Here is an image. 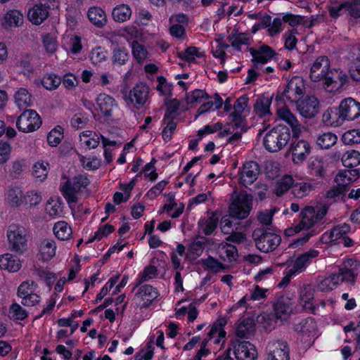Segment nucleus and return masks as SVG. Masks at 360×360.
<instances>
[{"instance_id": "obj_25", "label": "nucleus", "mask_w": 360, "mask_h": 360, "mask_svg": "<svg viewBox=\"0 0 360 360\" xmlns=\"http://www.w3.org/2000/svg\"><path fill=\"white\" fill-rule=\"evenodd\" d=\"M322 121L327 125L333 127L340 126L344 120L340 116L338 108H328L322 115Z\"/></svg>"}, {"instance_id": "obj_36", "label": "nucleus", "mask_w": 360, "mask_h": 360, "mask_svg": "<svg viewBox=\"0 0 360 360\" xmlns=\"http://www.w3.org/2000/svg\"><path fill=\"white\" fill-rule=\"evenodd\" d=\"M53 233L56 237L61 240L69 239L72 231L71 227L64 221H60L55 224Z\"/></svg>"}, {"instance_id": "obj_33", "label": "nucleus", "mask_w": 360, "mask_h": 360, "mask_svg": "<svg viewBox=\"0 0 360 360\" xmlns=\"http://www.w3.org/2000/svg\"><path fill=\"white\" fill-rule=\"evenodd\" d=\"M137 296L141 297L143 300H146L148 306L155 300L158 296V292L156 288L150 285H143L139 288L136 294Z\"/></svg>"}, {"instance_id": "obj_42", "label": "nucleus", "mask_w": 360, "mask_h": 360, "mask_svg": "<svg viewBox=\"0 0 360 360\" xmlns=\"http://www.w3.org/2000/svg\"><path fill=\"white\" fill-rule=\"evenodd\" d=\"M277 319H285L291 311V307L283 298L278 299L274 305Z\"/></svg>"}, {"instance_id": "obj_31", "label": "nucleus", "mask_w": 360, "mask_h": 360, "mask_svg": "<svg viewBox=\"0 0 360 360\" xmlns=\"http://www.w3.org/2000/svg\"><path fill=\"white\" fill-rule=\"evenodd\" d=\"M177 56L181 60L191 63L195 61V58H202L204 53L200 51V48L191 46L187 47L184 52H178Z\"/></svg>"}, {"instance_id": "obj_44", "label": "nucleus", "mask_w": 360, "mask_h": 360, "mask_svg": "<svg viewBox=\"0 0 360 360\" xmlns=\"http://www.w3.org/2000/svg\"><path fill=\"white\" fill-rule=\"evenodd\" d=\"M338 140L335 134L331 132L324 133L319 135L316 140V143L323 149H328L335 145Z\"/></svg>"}, {"instance_id": "obj_3", "label": "nucleus", "mask_w": 360, "mask_h": 360, "mask_svg": "<svg viewBox=\"0 0 360 360\" xmlns=\"http://www.w3.org/2000/svg\"><path fill=\"white\" fill-rule=\"evenodd\" d=\"M290 139L289 129L283 124H279L265 134L263 143L264 148L271 153L281 150Z\"/></svg>"}, {"instance_id": "obj_59", "label": "nucleus", "mask_w": 360, "mask_h": 360, "mask_svg": "<svg viewBox=\"0 0 360 360\" xmlns=\"http://www.w3.org/2000/svg\"><path fill=\"white\" fill-rule=\"evenodd\" d=\"M349 15L354 18H360V0H351L344 2Z\"/></svg>"}, {"instance_id": "obj_15", "label": "nucleus", "mask_w": 360, "mask_h": 360, "mask_svg": "<svg viewBox=\"0 0 360 360\" xmlns=\"http://www.w3.org/2000/svg\"><path fill=\"white\" fill-rule=\"evenodd\" d=\"M249 51L252 56V62L256 64H266L278 56V53L269 45L263 44L257 49L250 48Z\"/></svg>"}, {"instance_id": "obj_28", "label": "nucleus", "mask_w": 360, "mask_h": 360, "mask_svg": "<svg viewBox=\"0 0 360 360\" xmlns=\"http://www.w3.org/2000/svg\"><path fill=\"white\" fill-rule=\"evenodd\" d=\"M124 93L126 101L136 108L143 106L146 101L148 91H124Z\"/></svg>"}, {"instance_id": "obj_34", "label": "nucleus", "mask_w": 360, "mask_h": 360, "mask_svg": "<svg viewBox=\"0 0 360 360\" xmlns=\"http://www.w3.org/2000/svg\"><path fill=\"white\" fill-rule=\"evenodd\" d=\"M15 103L21 110H27V108L32 106L33 98L29 91H16L15 94Z\"/></svg>"}, {"instance_id": "obj_55", "label": "nucleus", "mask_w": 360, "mask_h": 360, "mask_svg": "<svg viewBox=\"0 0 360 360\" xmlns=\"http://www.w3.org/2000/svg\"><path fill=\"white\" fill-rule=\"evenodd\" d=\"M200 263L207 269H211L214 272H219L225 269L224 264L212 256H209L207 259H202Z\"/></svg>"}, {"instance_id": "obj_60", "label": "nucleus", "mask_w": 360, "mask_h": 360, "mask_svg": "<svg viewBox=\"0 0 360 360\" xmlns=\"http://www.w3.org/2000/svg\"><path fill=\"white\" fill-rule=\"evenodd\" d=\"M346 192V188L342 185L338 184L333 186L326 193V198L333 200L334 202L337 201L340 196L344 195Z\"/></svg>"}, {"instance_id": "obj_32", "label": "nucleus", "mask_w": 360, "mask_h": 360, "mask_svg": "<svg viewBox=\"0 0 360 360\" xmlns=\"http://www.w3.org/2000/svg\"><path fill=\"white\" fill-rule=\"evenodd\" d=\"M218 253L219 257L223 261H234L238 257V250L236 246L229 243L220 245L219 246Z\"/></svg>"}, {"instance_id": "obj_61", "label": "nucleus", "mask_w": 360, "mask_h": 360, "mask_svg": "<svg viewBox=\"0 0 360 360\" xmlns=\"http://www.w3.org/2000/svg\"><path fill=\"white\" fill-rule=\"evenodd\" d=\"M79 79L72 73L68 72L61 77V84L67 89L75 88L79 84Z\"/></svg>"}, {"instance_id": "obj_24", "label": "nucleus", "mask_w": 360, "mask_h": 360, "mask_svg": "<svg viewBox=\"0 0 360 360\" xmlns=\"http://www.w3.org/2000/svg\"><path fill=\"white\" fill-rule=\"evenodd\" d=\"M87 16L92 24L100 28L104 27L107 22L105 13L100 7L90 8Z\"/></svg>"}, {"instance_id": "obj_57", "label": "nucleus", "mask_w": 360, "mask_h": 360, "mask_svg": "<svg viewBox=\"0 0 360 360\" xmlns=\"http://www.w3.org/2000/svg\"><path fill=\"white\" fill-rule=\"evenodd\" d=\"M49 165L48 163H44V162H37L34 164L33 167V171L32 174L34 177L39 179L40 180H44L46 178L47 174L49 173V170L47 168V166Z\"/></svg>"}, {"instance_id": "obj_40", "label": "nucleus", "mask_w": 360, "mask_h": 360, "mask_svg": "<svg viewBox=\"0 0 360 360\" xmlns=\"http://www.w3.org/2000/svg\"><path fill=\"white\" fill-rule=\"evenodd\" d=\"M80 141L89 148H96L100 143V136L92 131H83L80 135Z\"/></svg>"}, {"instance_id": "obj_49", "label": "nucleus", "mask_w": 360, "mask_h": 360, "mask_svg": "<svg viewBox=\"0 0 360 360\" xmlns=\"http://www.w3.org/2000/svg\"><path fill=\"white\" fill-rule=\"evenodd\" d=\"M298 34L297 30L295 28H292V30H288L283 34V38L285 39L284 47L289 50L292 51L296 48L297 44V39L295 35Z\"/></svg>"}, {"instance_id": "obj_54", "label": "nucleus", "mask_w": 360, "mask_h": 360, "mask_svg": "<svg viewBox=\"0 0 360 360\" xmlns=\"http://www.w3.org/2000/svg\"><path fill=\"white\" fill-rule=\"evenodd\" d=\"M349 72V81L343 86L345 88L353 86L354 82H360V60L354 63V65L350 68Z\"/></svg>"}, {"instance_id": "obj_38", "label": "nucleus", "mask_w": 360, "mask_h": 360, "mask_svg": "<svg viewBox=\"0 0 360 360\" xmlns=\"http://www.w3.org/2000/svg\"><path fill=\"white\" fill-rule=\"evenodd\" d=\"M131 47L132 56L136 61L139 63H143L148 54L145 46L141 44L138 41L134 40L131 42Z\"/></svg>"}, {"instance_id": "obj_1", "label": "nucleus", "mask_w": 360, "mask_h": 360, "mask_svg": "<svg viewBox=\"0 0 360 360\" xmlns=\"http://www.w3.org/2000/svg\"><path fill=\"white\" fill-rule=\"evenodd\" d=\"M310 79L314 82H321L324 90H341L349 81L348 75L340 68H331L330 61L328 56H319L312 63Z\"/></svg>"}, {"instance_id": "obj_62", "label": "nucleus", "mask_w": 360, "mask_h": 360, "mask_svg": "<svg viewBox=\"0 0 360 360\" xmlns=\"http://www.w3.org/2000/svg\"><path fill=\"white\" fill-rule=\"evenodd\" d=\"M17 68H20V71L25 77H29L33 73V69L30 58L27 56L16 63Z\"/></svg>"}, {"instance_id": "obj_51", "label": "nucleus", "mask_w": 360, "mask_h": 360, "mask_svg": "<svg viewBox=\"0 0 360 360\" xmlns=\"http://www.w3.org/2000/svg\"><path fill=\"white\" fill-rule=\"evenodd\" d=\"M165 103L167 105V110L164 116V122H166L167 120L174 118L173 115L179 110L180 101L176 98L166 99Z\"/></svg>"}, {"instance_id": "obj_14", "label": "nucleus", "mask_w": 360, "mask_h": 360, "mask_svg": "<svg viewBox=\"0 0 360 360\" xmlns=\"http://www.w3.org/2000/svg\"><path fill=\"white\" fill-rule=\"evenodd\" d=\"M338 108L344 122L345 120H354L360 116V103L352 98L342 101Z\"/></svg>"}, {"instance_id": "obj_26", "label": "nucleus", "mask_w": 360, "mask_h": 360, "mask_svg": "<svg viewBox=\"0 0 360 360\" xmlns=\"http://www.w3.org/2000/svg\"><path fill=\"white\" fill-rule=\"evenodd\" d=\"M231 41V46L236 51H240L242 45L250 44V37L245 32H238L234 29L228 37Z\"/></svg>"}, {"instance_id": "obj_64", "label": "nucleus", "mask_w": 360, "mask_h": 360, "mask_svg": "<svg viewBox=\"0 0 360 360\" xmlns=\"http://www.w3.org/2000/svg\"><path fill=\"white\" fill-rule=\"evenodd\" d=\"M10 314L13 318L17 320H23L27 316V312L25 309L16 303L13 304L10 307Z\"/></svg>"}, {"instance_id": "obj_19", "label": "nucleus", "mask_w": 360, "mask_h": 360, "mask_svg": "<svg viewBox=\"0 0 360 360\" xmlns=\"http://www.w3.org/2000/svg\"><path fill=\"white\" fill-rule=\"evenodd\" d=\"M319 252L316 250H310L308 252H306L299 257H297L294 262L293 268L291 270L295 273L297 271L302 272L304 271L308 266V264L311 262L312 259L318 257Z\"/></svg>"}, {"instance_id": "obj_5", "label": "nucleus", "mask_w": 360, "mask_h": 360, "mask_svg": "<svg viewBox=\"0 0 360 360\" xmlns=\"http://www.w3.org/2000/svg\"><path fill=\"white\" fill-rule=\"evenodd\" d=\"M328 210L326 205L320 207L306 206L302 210L300 223L297 225L298 230L308 229L315 224L321 222Z\"/></svg>"}, {"instance_id": "obj_18", "label": "nucleus", "mask_w": 360, "mask_h": 360, "mask_svg": "<svg viewBox=\"0 0 360 360\" xmlns=\"http://www.w3.org/2000/svg\"><path fill=\"white\" fill-rule=\"evenodd\" d=\"M236 334L239 338L248 339L254 335L255 331V320L252 317H242L238 321Z\"/></svg>"}, {"instance_id": "obj_41", "label": "nucleus", "mask_w": 360, "mask_h": 360, "mask_svg": "<svg viewBox=\"0 0 360 360\" xmlns=\"http://www.w3.org/2000/svg\"><path fill=\"white\" fill-rule=\"evenodd\" d=\"M345 167L354 168L360 164V153L356 150L347 151L342 157Z\"/></svg>"}, {"instance_id": "obj_45", "label": "nucleus", "mask_w": 360, "mask_h": 360, "mask_svg": "<svg viewBox=\"0 0 360 360\" xmlns=\"http://www.w3.org/2000/svg\"><path fill=\"white\" fill-rule=\"evenodd\" d=\"M293 184V179L291 176L285 175L276 184L275 194L277 196H281L286 193Z\"/></svg>"}, {"instance_id": "obj_17", "label": "nucleus", "mask_w": 360, "mask_h": 360, "mask_svg": "<svg viewBox=\"0 0 360 360\" xmlns=\"http://www.w3.org/2000/svg\"><path fill=\"white\" fill-rule=\"evenodd\" d=\"M277 115L281 120L290 126L292 136L297 139L302 133V129L301 124L294 114L288 108H281L277 110Z\"/></svg>"}, {"instance_id": "obj_9", "label": "nucleus", "mask_w": 360, "mask_h": 360, "mask_svg": "<svg viewBox=\"0 0 360 360\" xmlns=\"http://www.w3.org/2000/svg\"><path fill=\"white\" fill-rule=\"evenodd\" d=\"M41 125V117L34 110L23 111L16 121L18 129L24 133L34 131L38 129Z\"/></svg>"}, {"instance_id": "obj_63", "label": "nucleus", "mask_w": 360, "mask_h": 360, "mask_svg": "<svg viewBox=\"0 0 360 360\" xmlns=\"http://www.w3.org/2000/svg\"><path fill=\"white\" fill-rule=\"evenodd\" d=\"M61 130H63L61 127L59 129H54L48 134L47 141L51 146H56L61 141L63 137Z\"/></svg>"}, {"instance_id": "obj_6", "label": "nucleus", "mask_w": 360, "mask_h": 360, "mask_svg": "<svg viewBox=\"0 0 360 360\" xmlns=\"http://www.w3.org/2000/svg\"><path fill=\"white\" fill-rule=\"evenodd\" d=\"M58 7L57 0H39L28 10L27 18L33 25H39L49 18L51 11Z\"/></svg>"}, {"instance_id": "obj_39", "label": "nucleus", "mask_w": 360, "mask_h": 360, "mask_svg": "<svg viewBox=\"0 0 360 360\" xmlns=\"http://www.w3.org/2000/svg\"><path fill=\"white\" fill-rule=\"evenodd\" d=\"M41 82L46 90H56L61 84V77L56 73L51 72L45 75Z\"/></svg>"}, {"instance_id": "obj_11", "label": "nucleus", "mask_w": 360, "mask_h": 360, "mask_svg": "<svg viewBox=\"0 0 360 360\" xmlns=\"http://www.w3.org/2000/svg\"><path fill=\"white\" fill-rule=\"evenodd\" d=\"M235 357L237 360H256L257 351L255 346L248 341L236 338L231 341Z\"/></svg>"}, {"instance_id": "obj_10", "label": "nucleus", "mask_w": 360, "mask_h": 360, "mask_svg": "<svg viewBox=\"0 0 360 360\" xmlns=\"http://www.w3.org/2000/svg\"><path fill=\"white\" fill-rule=\"evenodd\" d=\"M295 102L297 110L305 118H312L319 112V101L314 96L302 95Z\"/></svg>"}, {"instance_id": "obj_7", "label": "nucleus", "mask_w": 360, "mask_h": 360, "mask_svg": "<svg viewBox=\"0 0 360 360\" xmlns=\"http://www.w3.org/2000/svg\"><path fill=\"white\" fill-rule=\"evenodd\" d=\"M252 196L246 192H242L233 200L229 206V216L243 219L248 217L252 210Z\"/></svg>"}, {"instance_id": "obj_56", "label": "nucleus", "mask_w": 360, "mask_h": 360, "mask_svg": "<svg viewBox=\"0 0 360 360\" xmlns=\"http://www.w3.org/2000/svg\"><path fill=\"white\" fill-rule=\"evenodd\" d=\"M342 142L346 145L360 143V129H352L343 134Z\"/></svg>"}, {"instance_id": "obj_27", "label": "nucleus", "mask_w": 360, "mask_h": 360, "mask_svg": "<svg viewBox=\"0 0 360 360\" xmlns=\"http://www.w3.org/2000/svg\"><path fill=\"white\" fill-rule=\"evenodd\" d=\"M96 101L101 111L103 113V115L106 117L110 116L112 107L115 105L114 98L103 93L99 94L96 98Z\"/></svg>"}, {"instance_id": "obj_8", "label": "nucleus", "mask_w": 360, "mask_h": 360, "mask_svg": "<svg viewBox=\"0 0 360 360\" xmlns=\"http://www.w3.org/2000/svg\"><path fill=\"white\" fill-rule=\"evenodd\" d=\"M9 248L16 252L22 253L27 248V230L22 226L12 224L7 231Z\"/></svg>"}, {"instance_id": "obj_4", "label": "nucleus", "mask_w": 360, "mask_h": 360, "mask_svg": "<svg viewBox=\"0 0 360 360\" xmlns=\"http://www.w3.org/2000/svg\"><path fill=\"white\" fill-rule=\"evenodd\" d=\"M66 181L60 187L63 196L70 205L76 204L79 200L77 194L82 188H85L90 183L89 179L84 175H78L72 179L64 177Z\"/></svg>"}, {"instance_id": "obj_47", "label": "nucleus", "mask_w": 360, "mask_h": 360, "mask_svg": "<svg viewBox=\"0 0 360 360\" xmlns=\"http://www.w3.org/2000/svg\"><path fill=\"white\" fill-rule=\"evenodd\" d=\"M62 201L60 198H50L46 205V210L49 216L55 217L62 212Z\"/></svg>"}, {"instance_id": "obj_50", "label": "nucleus", "mask_w": 360, "mask_h": 360, "mask_svg": "<svg viewBox=\"0 0 360 360\" xmlns=\"http://www.w3.org/2000/svg\"><path fill=\"white\" fill-rule=\"evenodd\" d=\"M313 186L307 183H300L292 185V193L298 198H302L307 195L312 190Z\"/></svg>"}, {"instance_id": "obj_13", "label": "nucleus", "mask_w": 360, "mask_h": 360, "mask_svg": "<svg viewBox=\"0 0 360 360\" xmlns=\"http://www.w3.org/2000/svg\"><path fill=\"white\" fill-rule=\"evenodd\" d=\"M259 172V165L257 162H246L239 173V183L244 186L253 184L258 178Z\"/></svg>"}, {"instance_id": "obj_58", "label": "nucleus", "mask_w": 360, "mask_h": 360, "mask_svg": "<svg viewBox=\"0 0 360 360\" xmlns=\"http://www.w3.org/2000/svg\"><path fill=\"white\" fill-rule=\"evenodd\" d=\"M243 112L233 111L229 115L230 123L236 129H244L246 126L245 117L242 115Z\"/></svg>"}, {"instance_id": "obj_21", "label": "nucleus", "mask_w": 360, "mask_h": 360, "mask_svg": "<svg viewBox=\"0 0 360 360\" xmlns=\"http://www.w3.org/2000/svg\"><path fill=\"white\" fill-rule=\"evenodd\" d=\"M22 23V15L16 9L9 10L6 13L1 21V25L5 29L12 27H19Z\"/></svg>"}, {"instance_id": "obj_2", "label": "nucleus", "mask_w": 360, "mask_h": 360, "mask_svg": "<svg viewBox=\"0 0 360 360\" xmlns=\"http://www.w3.org/2000/svg\"><path fill=\"white\" fill-rule=\"evenodd\" d=\"M252 238L257 248L262 252L275 250L281 242V237L276 234L272 227L257 228L252 232Z\"/></svg>"}, {"instance_id": "obj_16", "label": "nucleus", "mask_w": 360, "mask_h": 360, "mask_svg": "<svg viewBox=\"0 0 360 360\" xmlns=\"http://www.w3.org/2000/svg\"><path fill=\"white\" fill-rule=\"evenodd\" d=\"M292 160L294 163L299 164L304 161L311 153V146L308 141L301 139L293 141L290 148Z\"/></svg>"}, {"instance_id": "obj_48", "label": "nucleus", "mask_w": 360, "mask_h": 360, "mask_svg": "<svg viewBox=\"0 0 360 360\" xmlns=\"http://www.w3.org/2000/svg\"><path fill=\"white\" fill-rule=\"evenodd\" d=\"M226 324L225 319L221 318L217 320V321L212 325V327L208 333L209 340L212 339L214 335H218L219 338H224L226 335V332L224 330V327Z\"/></svg>"}, {"instance_id": "obj_20", "label": "nucleus", "mask_w": 360, "mask_h": 360, "mask_svg": "<svg viewBox=\"0 0 360 360\" xmlns=\"http://www.w3.org/2000/svg\"><path fill=\"white\" fill-rule=\"evenodd\" d=\"M295 330L301 333L303 336L309 338V340H311V338H314L316 335V322L312 318H307L296 324Z\"/></svg>"}, {"instance_id": "obj_35", "label": "nucleus", "mask_w": 360, "mask_h": 360, "mask_svg": "<svg viewBox=\"0 0 360 360\" xmlns=\"http://www.w3.org/2000/svg\"><path fill=\"white\" fill-rule=\"evenodd\" d=\"M56 245L53 240L44 239L40 244V252L44 260H50L56 255Z\"/></svg>"}, {"instance_id": "obj_12", "label": "nucleus", "mask_w": 360, "mask_h": 360, "mask_svg": "<svg viewBox=\"0 0 360 360\" xmlns=\"http://www.w3.org/2000/svg\"><path fill=\"white\" fill-rule=\"evenodd\" d=\"M267 360H290V347L285 341L271 342L266 347Z\"/></svg>"}, {"instance_id": "obj_46", "label": "nucleus", "mask_w": 360, "mask_h": 360, "mask_svg": "<svg viewBox=\"0 0 360 360\" xmlns=\"http://www.w3.org/2000/svg\"><path fill=\"white\" fill-rule=\"evenodd\" d=\"M129 53L127 48H115L112 52V62L120 65H124L129 60Z\"/></svg>"}, {"instance_id": "obj_30", "label": "nucleus", "mask_w": 360, "mask_h": 360, "mask_svg": "<svg viewBox=\"0 0 360 360\" xmlns=\"http://www.w3.org/2000/svg\"><path fill=\"white\" fill-rule=\"evenodd\" d=\"M219 223V218L215 212H212L211 216L199 222V226L202 233L209 236L212 234L217 229Z\"/></svg>"}, {"instance_id": "obj_37", "label": "nucleus", "mask_w": 360, "mask_h": 360, "mask_svg": "<svg viewBox=\"0 0 360 360\" xmlns=\"http://www.w3.org/2000/svg\"><path fill=\"white\" fill-rule=\"evenodd\" d=\"M350 230V226L347 224H343L341 225H338L335 226L330 233L328 235L327 233H326L323 236L322 239H324L325 238H328L329 241H335L337 240L339 238H343L345 234H347Z\"/></svg>"}, {"instance_id": "obj_53", "label": "nucleus", "mask_w": 360, "mask_h": 360, "mask_svg": "<svg viewBox=\"0 0 360 360\" xmlns=\"http://www.w3.org/2000/svg\"><path fill=\"white\" fill-rule=\"evenodd\" d=\"M37 284L34 281H24L18 288V295L20 298H25L27 295L34 293Z\"/></svg>"}, {"instance_id": "obj_29", "label": "nucleus", "mask_w": 360, "mask_h": 360, "mask_svg": "<svg viewBox=\"0 0 360 360\" xmlns=\"http://www.w3.org/2000/svg\"><path fill=\"white\" fill-rule=\"evenodd\" d=\"M131 13V9L128 5L120 4L112 9V16L115 22H124L130 18Z\"/></svg>"}, {"instance_id": "obj_22", "label": "nucleus", "mask_w": 360, "mask_h": 360, "mask_svg": "<svg viewBox=\"0 0 360 360\" xmlns=\"http://www.w3.org/2000/svg\"><path fill=\"white\" fill-rule=\"evenodd\" d=\"M272 98L273 96H269L263 94L257 98L254 105V110L259 117H263L271 115L269 108Z\"/></svg>"}, {"instance_id": "obj_23", "label": "nucleus", "mask_w": 360, "mask_h": 360, "mask_svg": "<svg viewBox=\"0 0 360 360\" xmlns=\"http://www.w3.org/2000/svg\"><path fill=\"white\" fill-rule=\"evenodd\" d=\"M21 267L20 259L11 255L5 254L0 256V268L8 270L9 272H16Z\"/></svg>"}, {"instance_id": "obj_43", "label": "nucleus", "mask_w": 360, "mask_h": 360, "mask_svg": "<svg viewBox=\"0 0 360 360\" xmlns=\"http://www.w3.org/2000/svg\"><path fill=\"white\" fill-rule=\"evenodd\" d=\"M357 170H345L338 173L336 176L335 181L337 184L342 185L346 188V186L351 184L356 179L357 176Z\"/></svg>"}, {"instance_id": "obj_52", "label": "nucleus", "mask_w": 360, "mask_h": 360, "mask_svg": "<svg viewBox=\"0 0 360 360\" xmlns=\"http://www.w3.org/2000/svg\"><path fill=\"white\" fill-rule=\"evenodd\" d=\"M207 238L203 236H198L188 247L189 252L196 256H200L204 249Z\"/></svg>"}]
</instances>
